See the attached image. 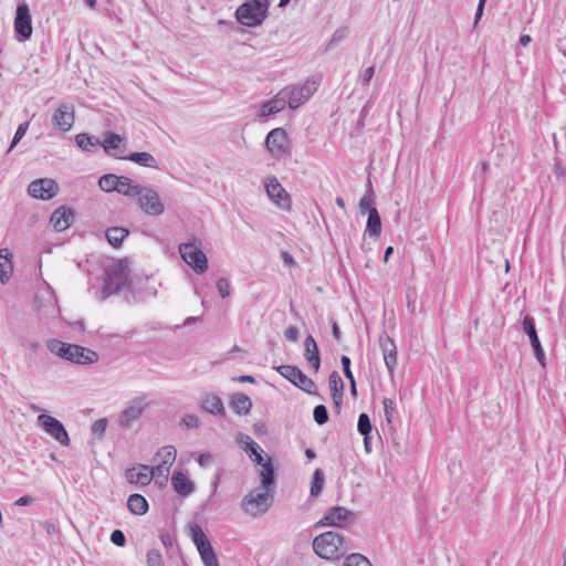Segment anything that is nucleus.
I'll return each instance as SVG.
<instances>
[{
    "mask_svg": "<svg viewBox=\"0 0 566 566\" xmlns=\"http://www.w3.org/2000/svg\"><path fill=\"white\" fill-rule=\"evenodd\" d=\"M205 566H219L217 555L211 543L197 548Z\"/></svg>",
    "mask_w": 566,
    "mask_h": 566,
    "instance_id": "nucleus-35",
    "label": "nucleus"
},
{
    "mask_svg": "<svg viewBox=\"0 0 566 566\" xmlns=\"http://www.w3.org/2000/svg\"><path fill=\"white\" fill-rule=\"evenodd\" d=\"M32 18L25 1L19 2L14 17V33L19 42H25L32 35Z\"/></svg>",
    "mask_w": 566,
    "mask_h": 566,
    "instance_id": "nucleus-8",
    "label": "nucleus"
},
{
    "mask_svg": "<svg viewBox=\"0 0 566 566\" xmlns=\"http://www.w3.org/2000/svg\"><path fill=\"white\" fill-rule=\"evenodd\" d=\"M126 478L130 483L146 486L151 482V475L149 473V465L140 464L139 471L135 468L126 470Z\"/></svg>",
    "mask_w": 566,
    "mask_h": 566,
    "instance_id": "nucleus-25",
    "label": "nucleus"
},
{
    "mask_svg": "<svg viewBox=\"0 0 566 566\" xmlns=\"http://www.w3.org/2000/svg\"><path fill=\"white\" fill-rule=\"evenodd\" d=\"M245 440L247 442L243 449L252 458L258 451L261 450V448L249 436H245Z\"/></svg>",
    "mask_w": 566,
    "mask_h": 566,
    "instance_id": "nucleus-53",
    "label": "nucleus"
},
{
    "mask_svg": "<svg viewBox=\"0 0 566 566\" xmlns=\"http://www.w3.org/2000/svg\"><path fill=\"white\" fill-rule=\"evenodd\" d=\"M147 407L148 402L146 401V397H136L122 411L119 424L126 429L130 428L133 422L140 418Z\"/></svg>",
    "mask_w": 566,
    "mask_h": 566,
    "instance_id": "nucleus-16",
    "label": "nucleus"
},
{
    "mask_svg": "<svg viewBox=\"0 0 566 566\" xmlns=\"http://www.w3.org/2000/svg\"><path fill=\"white\" fill-rule=\"evenodd\" d=\"M284 335L286 339L291 342H296L298 339V329L296 326H290L285 329Z\"/></svg>",
    "mask_w": 566,
    "mask_h": 566,
    "instance_id": "nucleus-57",
    "label": "nucleus"
},
{
    "mask_svg": "<svg viewBox=\"0 0 566 566\" xmlns=\"http://www.w3.org/2000/svg\"><path fill=\"white\" fill-rule=\"evenodd\" d=\"M123 140L124 138L116 133H106L105 138L101 145L103 146L106 154L120 158V155L125 149V144H123Z\"/></svg>",
    "mask_w": 566,
    "mask_h": 566,
    "instance_id": "nucleus-22",
    "label": "nucleus"
},
{
    "mask_svg": "<svg viewBox=\"0 0 566 566\" xmlns=\"http://www.w3.org/2000/svg\"><path fill=\"white\" fill-rule=\"evenodd\" d=\"M220 479H221V474L220 472H217L214 474V478L213 480L211 481V494L209 496V500L210 501L212 499V496L216 494L217 490H218V486H219V483H220Z\"/></svg>",
    "mask_w": 566,
    "mask_h": 566,
    "instance_id": "nucleus-60",
    "label": "nucleus"
},
{
    "mask_svg": "<svg viewBox=\"0 0 566 566\" xmlns=\"http://www.w3.org/2000/svg\"><path fill=\"white\" fill-rule=\"evenodd\" d=\"M213 457L209 452L199 454L197 461L200 467H207L212 461Z\"/></svg>",
    "mask_w": 566,
    "mask_h": 566,
    "instance_id": "nucleus-58",
    "label": "nucleus"
},
{
    "mask_svg": "<svg viewBox=\"0 0 566 566\" xmlns=\"http://www.w3.org/2000/svg\"><path fill=\"white\" fill-rule=\"evenodd\" d=\"M331 325H332V334H333L334 338L337 342H340L343 335H342V332L339 329L337 322L334 318L331 319Z\"/></svg>",
    "mask_w": 566,
    "mask_h": 566,
    "instance_id": "nucleus-59",
    "label": "nucleus"
},
{
    "mask_svg": "<svg viewBox=\"0 0 566 566\" xmlns=\"http://www.w3.org/2000/svg\"><path fill=\"white\" fill-rule=\"evenodd\" d=\"M171 484L174 490L182 496H188L195 491L193 482L180 471L172 474Z\"/></svg>",
    "mask_w": 566,
    "mask_h": 566,
    "instance_id": "nucleus-24",
    "label": "nucleus"
},
{
    "mask_svg": "<svg viewBox=\"0 0 566 566\" xmlns=\"http://www.w3.org/2000/svg\"><path fill=\"white\" fill-rule=\"evenodd\" d=\"M157 455L161 457V464L170 468L176 459V449L171 446L164 447Z\"/></svg>",
    "mask_w": 566,
    "mask_h": 566,
    "instance_id": "nucleus-41",
    "label": "nucleus"
},
{
    "mask_svg": "<svg viewBox=\"0 0 566 566\" xmlns=\"http://www.w3.org/2000/svg\"><path fill=\"white\" fill-rule=\"evenodd\" d=\"M75 143L84 151H92L94 147L101 145V142L97 138L87 133L77 134L75 136Z\"/></svg>",
    "mask_w": 566,
    "mask_h": 566,
    "instance_id": "nucleus-36",
    "label": "nucleus"
},
{
    "mask_svg": "<svg viewBox=\"0 0 566 566\" xmlns=\"http://www.w3.org/2000/svg\"><path fill=\"white\" fill-rule=\"evenodd\" d=\"M264 144L268 151L276 160L291 154V140L284 128L277 127L270 130Z\"/></svg>",
    "mask_w": 566,
    "mask_h": 566,
    "instance_id": "nucleus-5",
    "label": "nucleus"
},
{
    "mask_svg": "<svg viewBox=\"0 0 566 566\" xmlns=\"http://www.w3.org/2000/svg\"><path fill=\"white\" fill-rule=\"evenodd\" d=\"M29 125H30L29 122H23L18 126L17 132L11 142V145L8 149V153L17 146V144L21 140L22 137H24V135L28 132Z\"/></svg>",
    "mask_w": 566,
    "mask_h": 566,
    "instance_id": "nucleus-49",
    "label": "nucleus"
},
{
    "mask_svg": "<svg viewBox=\"0 0 566 566\" xmlns=\"http://www.w3.org/2000/svg\"><path fill=\"white\" fill-rule=\"evenodd\" d=\"M523 331L530 337L532 348L539 365L546 367V357L535 327V321L531 315L523 318Z\"/></svg>",
    "mask_w": 566,
    "mask_h": 566,
    "instance_id": "nucleus-17",
    "label": "nucleus"
},
{
    "mask_svg": "<svg viewBox=\"0 0 566 566\" xmlns=\"http://www.w3.org/2000/svg\"><path fill=\"white\" fill-rule=\"evenodd\" d=\"M260 478L263 489L271 490L275 485V470L270 458L264 464H262Z\"/></svg>",
    "mask_w": 566,
    "mask_h": 566,
    "instance_id": "nucleus-30",
    "label": "nucleus"
},
{
    "mask_svg": "<svg viewBox=\"0 0 566 566\" xmlns=\"http://www.w3.org/2000/svg\"><path fill=\"white\" fill-rule=\"evenodd\" d=\"M118 189H125L130 186L132 179L126 176H118Z\"/></svg>",
    "mask_w": 566,
    "mask_h": 566,
    "instance_id": "nucleus-64",
    "label": "nucleus"
},
{
    "mask_svg": "<svg viewBox=\"0 0 566 566\" xmlns=\"http://www.w3.org/2000/svg\"><path fill=\"white\" fill-rule=\"evenodd\" d=\"M274 369L287 379L290 382H292L294 386L300 388L301 390L307 392V394H315L316 392V385L315 382L308 378L298 367L291 366V365H281V366H274Z\"/></svg>",
    "mask_w": 566,
    "mask_h": 566,
    "instance_id": "nucleus-7",
    "label": "nucleus"
},
{
    "mask_svg": "<svg viewBox=\"0 0 566 566\" xmlns=\"http://www.w3.org/2000/svg\"><path fill=\"white\" fill-rule=\"evenodd\" d=\"M375 74V67L374 66H369L367 69H365L360 75H359V81L363 85H366L370 82V80L373 78Z\"/></svg>",
    "mask_w": 566,
    "mask_h": 566,
    "instance_id": "nucleus-55",
    "label": "nucleus"
},
{
    "mask_svg": "<svg viewBox=\"0 0 566 566\" xmlns=\"http://www.w3.org/2000/svg\"><path fill=\"white\" fill-rule=\"evenodd\" d=\"M147 566H165L161 553L159 549H149L146 556Z\"/></svg>",
    "mask_w": 566,
    "mask_h": 566,
    "instance_id": "nucleus-48",
    "label": "nucleus"
},
{
    "mask_svg": "<svg viewBox=\"0 0 566 566\" xmlns=\"http://www.w3.org/2000/svg\"><path fill=\"white\" fill-rule=\"evenodd\" d=\"M269 0H252L241 4L235 11L239 23L245 27L262 24L268 15Z\"/></svg>",
    "mask_w": 566,
    "mask_h": 566,
    "instance_id": "nucleus-3",
    "label": "nucleus"
},
{
    "mask_svg": "<svg viewBox=\"0 0 566 566\" xmlns=\"http://www.w3.org/2000/svg\"><path fill=\"white\" fill-rule=\"evenodd\" d=\"M46 347L52 354L71 363L91 365L98 360V355L95 350L55 338L48 340Z\"/></svg>",
    "mask_w": 566,
    "mask_h": 566,
    "instance_id": "nucleus-2",
    "label": "nucleus"
},
{
    "mask_svg": "<svg viewBox=\"0 0 566 566\" xmlns=\"http://www.w3.org/2000/svg\"><path fill=\"white\" fill-rule=\"evenodd\" d=\"M379 345L384 355L385 365L390 374L397 364V347L394 340L386 334L380 335Z\"/></svg>",
    "mask_w": 566,
    "mask_h": 566,
    "instance_id": "nucleus-20",
    "label": "nucleus"
},
{
    "mask_svg": "<svg viewBox=\"0 0 566 566\" xmlns=\"http://www.w3.org/2000/svg\"><path fill=\"white\" fill-rule=\"evenodd\" d=\"M287 105L286 93L281 90L272 99L261 106L260 116L265 117L280 113Z\"/></svg>",
    "mask_w": 566,
    "mask_h": 566,
    "instance_id": "nucleus-21",
    "label": "nucleus"
},
{
    "mask_svg": "<svg viewBox=\"0 0 566 566\" xmlns=\"http://www.w3.org/2000/svg\"><path fill=\"white\" fill-rule=\"evenodd\" d=\"M149 473L151 475V480L155 479L156 483H159L160 486L167 483L169 468L159 463L155 467H149Z\"/></svg>",
    "mask_w": 566,
    "mask_h": 566,
    "instance_id": "nucleus-39",
    "label": "nucleus"
},
{
    "mask_svg": "<svg viewBox=\"0 0 566 566\" xmlns=\"http://www.w3.org/2000/svg\"><path fill=\"white\" fill-rule=\"evenodd\" d=\"M230 407L238 415H248L252 408V401L245 394H234L230 399Z\"/></svg>",
    "mask_w": 566,
    "mask_h": 566,
    "instance_id": "nucleus-26",
    "label": "nucleus"
},
{
    "mask_svg": "<svg viewBox=\"0 0 566 566\" xmlns=\"http://www.w3.org/2000/svg\"><path fill=\"white\" fill-rule=\"evenodd\" d=\"M39 426L51 437H53L59 443L64 447L70 446V437L64 424L56 418L42 413L38 417Z\"/></svg>",
    "mask_w": 566,
    "mask_h": 566,
    "instance_id": "nucleus-10",
    "label": "nucleus"
},
{
    "mask_svg": "<svg viewBox=\"0 0 566 566\" xmlns=\"http://www.w3.org/2000/svg\"><path fill=\"white\" fill-rule=\"evenodd\" d=\"M179 253L184 261L197 273L202 274L208 269V259L199 245L187 242L179 245Z\"/></svg>",
    "mask_w": 566,
    "mask_h": 566,
    "instance_id": "nucleus-6",
    "label": "nucleus"
},
{
    "mask_svg": "<svg viewBox=\"0 0 566 566\" xmlns=\"http://www.w3.org/2000/svg\"><path fill=\"white\" fill-rule=\"evenodd\" d=\"M382 406H384L386 422L388 424H391L397 415V408H396L395 401L390 398H384Z\"/></svg>",
    "mask_w": 566,
    "mask_h": 566,
    "instance_id": "nucleus-42",
    "label": "nucleus"
},
{
    "mask_svg": "<svg viewBox=\"0 0 566 566\" xmlns=\"http://www.w3.org/2000/svg\"><path fill=\"white\" fill-rule=\"evenodd\" d=\"M273 504V494L271 490L260 493L258 491H251L243 496L241 502V509L244 513L258 517L265 514Z\"/></svg>",
    "mask_w": 566,
    "mask_h": 566,
    "instance_id": "nucleus-4",
    "label": "nucleus"
},
{
    "mask_svg": "<svg viewBox=\"0 0 566 566\" xmlns=\"http://www.w3.org/2000/svg\"><path fill=\"white\" fill-rule=\"evenodd\" d=\"M217 289L221 297H227L231 294L230 282L226 277H221L217 281Z\"/></svg>",
    "mask_w": 566,
    "mask_h": 566,
    "instance_id": "nucleus-51",
    "label": "nucleus"
},
{
    "mask_svg": "<svg viewBox=\"0 0 566 566\" xmlns=\"http://www.w3.org/2000/svg\"><path fill=\"white\" fill-rule=\"evenodd\" d=\"M127 509L134 515H144L148 512L149 505L145 496L134 493L127 499Z\"/></svg>",
    "mask_w": 566,
    "mask_h": 566,
    "instance_id": "nucleus-28",
    "label": "nucleus"
},
{
    "mask_svg": "<svg viewBox=\"0 0 566 566\" xmlns=\"http://www.w3.org/2000/svg\"><path fill=\"white\" fill-rule=\"evenodd\" d=\"M554 172L557 176H565L566 175V168L562 164V161L558 158L554 159Z\"/></svg>",
    "mask_w": 566,
    "mask_h": 566,
    "instance_id": "nucleus-61",
    "label": "nucleus"
},
{
    "mask_svg": "<svg viewBox=\"0 0 566 566\" xmlns=\"http://www.w3.org/2000/svg\"><path fill=\"white\" fill-rule=\"evenodd\" d=\"M317 83L307 80L302 86L285 87L283 91L286 93L287 105L291 109H296L304 104L316 92Z\"/></svg>",
    "mask_w": 566,
    "mask_h": 566,
    "instance_id": "nucleus-11",
    "label": "nucleus"
},
{
    "mask_svg": "<svg viewBox=\"0 0 566 566\" xmlns=\"http://www.w3.org/2000/svg\"><path fill=\"white\" fill-rule=\"evenodd\" d=\"M304 357L314 371H318L321 367L319 350L316 340L312 335H307L304 340Z\"/></svg>",
    "mask_w": 566,
    "mask_h": 566,
    "instance_id": "nucleus-23",
    "label": "nucleus"
},
{
    "mask_svg": "<svg viewBox=\"0 0 566 566\" xmlns=\"http://www.w3.org/2000/svg\"><path fill=\"white\" fill-rule=\"evenodd\" d=\"M182 423L189 429L198 428L200 426V419L196 415L189 413L182 418Z\"/></svg>",
    "mask_w": 566,
    "mask_h": 566,
    "instance_id": "nucleus-54",
    "label": "nucleus"
},
{
    "mask_svg": "<svg viewBox=\"0 0 566 566\" xmlns=\"http://www.w3.org/2000/svg\"><path fill=\"white\" fill-rule=\"evenodd\" d=\"M346 35V28H338L332 35V39L329 41V45L338 43L340 40H343Z\"/></svg>",
    "mask_w": 566,
    "mask_h": 566,
    "instance_id": "nucleus-56",
    "label": "nucleus"
},
{
    "mask_svg": "<svg viewBox=\"0 0 566 566\" xmlns=\"http://www.w3.org/2000/svg\"><path fill=\"white\" fill-rule=\"evenodd\" d=\"M32 502H33V497H31L29 495H23V496L19 497L14 504L18 506H25V505L31 504Z\"/></svg>",
    "mask_w": 566,
    "mask_h": 566,
    "instance_id": "nucleus-63",
    "label": "nucleus"
},
{
    "mask_svg": "<svg viewBox=\"0 0 566 566\" xmlns=\"http://www.w3.org/2000/svg\"><path fill=\"white\" fill-rule=\"evenodd\" d=\"M107 419L106 418H101L98 420H96L93 424H92V433L102 439L104 437V433L106 431V428H107Z\"/></svg>",
    "mask_w": 566,
    "mask_h": 566,
    "instance_id": "nucleus-50",
    "label": "nucleus"
},
{
    "mask_svg": "<svg viewBox=\"0 0 566 566\" xmlns=\"http://www.w3.org/2000/svg\"><path fill=\"white\" fill-rule=\"evenodd\" d=\"M28 192L33 198L50 200L57 195L59 185L54 179L40 178L29 185Z\"/></svg>",
    "mask_w": 566,
    "mask_h": 566,
    "instance_id": "nucleus-14",
    "label": "nucleus"
},
{
    "mask_svg": "<svg viewBox=\"0 0 566 566\" xmlns=\"http://www.w3.org/2000/svg\"><path fill=\"white\" fill-rule=\"evenodd\" d=\"M313 417L318 426H323L328 421V411L324 405H317L313 410Z\"/></svg>",
    "mask_w": 566,
    "mask_h": 566,
    "instance_id": "nucleus-47",
    "label": "nucleus"
},
{
    "mask_svg": "<svg viewBox=\"0 0 566 566\" xmlns=\"http://www.w3.org/2000/svg\"><path fill=\"white\" fill-rule=\"evenodd\" d=\"M74 212L71 208L60 207L57 208L50 218V223L53 226V229L57 232H62L71 227L74 222Z\"/></svg>",
    "mask_w": 566,
    "mask_h": 566,
    "instance_id": "nucleus-19",
    "label": "nucleus"
},
{
    "mask_svg": "<svg viewBox=\"0 0 566 566\" xmlns=\"http://www.w3.org/2000/svg\"><path fill=\"white\" fill-rule=\"evenodd\" d=\"M160 541L163 545L167 548L171 547L175 543L174 537L168 533L160 534Z\"/></svg>",
    "mask_w": 566,
    "mask_h": 566,
    "instance_id": "nucleus-62",
    "label": "nucleus"
},
{
    "mask_svg": "<svg viewBox=\"0 0 566 566\" xmlns=\"http://www.w3.org/2000/svg\"><path fill=\"white\" fill-rule=\"evenodd\" d=\"M118 176L114 174H105L98 180L99 188L105 192H118Z\"/></svg>",
    "mask_w": 566,
    "mask_h": 566,
    "instance_id": "nucleus-37",
    "label": "nucleus"
},
{
    "mask_svg": "<svg viewBox=\"0 0 566 566\" xmlns=\"http://www.w3.org/2000/svg\"><path fill=\"white\" fill-rule=\"evenodd\" d=\"M147 189V187H144L139 184L130 182V186L125 189H118V193L125 196V197H140L143 196L144 191Z\"/></svg>",
    "mask_w": 566,
    "mask_h": 566,
    "instance_id": "nucleus-44",
    "label": "nucleus"
},
{
    "mask_svg": "<svg viewBox=\"0 0 566 566\" xmlns=\"http://www.w3.org/2000/svg\"><path fill=\"white\" fill-rule=\"evenodd\" d=\"M75 122V109L73 105L61 104L52 116V123L61 132H69Z\"/></svg>",
    "mask_w": 566,
    "mask_h": 566,
    "instance_id": "nucleus-18",
    "label": "nucleus"
},
{
    "mask_svg": "<svg viewBox=\"0 0 566 566\" xmlns=\"http://www.w3.org/2000/svg\"><path fill=\"white\" fill-rule=\"evenodd\" d=\"M138 206L148 216L157 217L165 211V205L161 202L158 192L149 187L138 198Z\"/></svg>",
    "mask_w": 566,
    "mask_h": 566,
    "instance_id": "nucleus-15",
    "label": "nucleus"
},
{
    "mask_svg": "<svg viewBox=\"0 0 566 566\" xmlns=\"http://www.w3.org/2000/svg\"><path fill=\"white\" fill-rule=\"evenodd\" d=\"M129 231L122 227L108 228L105 232L106 240L114 248H119L123 240L128 235Z\"/></svg>",
    "mask_w": 566,
    "mask_h": 566,
    "instance_id": "nucleus-31",
    "label": "nucleus"
},
{
    "mask_svg": "<svg viewBox=\"0 0 566 566\" xmlns=\"http://www.w3.org/2000/svg\"><path fill=\"white\" fill-rule=\"evenodd\" d=\"M328 387L333 400L339 399V396L344 394V381L339 376L338 371L334 370L328 377Z\"/></svg>",
    "mask_w": 566,
    "mask_h": 566,
    "instance_id": "nucleus-34",
    "label": "nucleus"
},
{
    "mask_svg": "<svg viewBox=\"0 0 566 566\" xmlns=\"http://www.w3.org/2000/svg\"><path fill=\"white\" fill-rule=\"evenodd\" d=\"M120 159L133 161L142 167L158 169V163L156 158L146 151L142 153H130L125 157H120Z\"/></svg>",
    "mask_w": 566,
    "mask_h": 566,
    "instance_id": "nucleus-27",
    "label": "nucleus"
},
{
    "mask_svg": "<svg viewBox=\"0 0 566 566\" xmlns=\"http://www.w3.org/2000/svg\"><path fill=\"white\" fill-rule=\"evenodd\" d=\"M345 566H371L370 562L358 553L347 555Z\"/></svg>",
    "mask_w": 566,
    "mask_h": 566,
    "instance_id": "nucleus-45",
    "label": "nucleus"
},
{
    "mask_svg": "<svg viewBox=\"0 0 566 566\" xmlns=\"http://www.w3.org/2000/svg\"><path fill=\"white\" fill-rule=\"evenodd\" d=\"M264 186L268 196L277 207L283 210H291V197L275 176L268 177Z\"/></svg>",
    "mask_w": 566,
    "mask_h": 566,
    "instance_id": "nucleus-13",
    "label": "nucleus"
},
{
    "mask_svg": "<svg viewBox=\"0 0 566 566\" xmlns=\"http://www.w3.org/2000/svg\"><path fill=\"white\" fill-rule=\"evenodd\" d=\"M201 407L203 410L212 415L223 416L226 413L223 402L217 395H207L202 399Z\"/></svg>",
    "mask_w": 566,
    "mask_h": 566,
    "instance_id": "nucleus-29",
    "label": "nucleus"
},
{
    "mask_svg": "<svg viewBox=\"0 0 566 566\" xmlns=\"http://www.w3.org/2000/svg\"><path fill=\"white\" fill-rule=\"evenodd\" d=\"M325 482L324 472L321 469H316L313 473L311 481L310 494L316 497L321 494Z\"/></svg>",
    "mask_w": 566,
    "mask_h": 566,
    "instance_id": "nucleus-38",
    "label": "nucleus"
},
{
    "mask_svg": "<svg viewBox=\"0 0 566 566\" xmlns=\"http://www.w3.org/2000/svg\"><path fill=\"white\" fill-rule=\"evenodd\" d=\"M373 196H374L373 186H371L370 180H368L366 193L359 201V209L363 213L366 211L369 213V209L373 208V207H370Z\"/></svg>",
    "mask_w": 566,
    "mask_h": 566,
    "instance_id": "nucleus-46",
    "label": "nucleus"
},
{
    "mask_svg": "<svg viewBox=\"0 0 566 566\" xmlns=\"http://www.w3.org/2000/svg\"><path fill=\"white\" fill-rule=\"evenodd\" d=\"M11 254L7 249L0 250V281L1 283H7L12 273V263L10 260Z\"/></svg>",
    "mask_w": 566,
    "mask_h": 566,
    "instance_id": "nucleus-33",
    "label": "nucleus"
},
{
    "mask_svg": "<svg viewBox=\"0 0 566 566\" xmlns=\"http://www.w3.org/2000/svg\"><path fill=\"white\" fill-rule=\"evenodd\" d=\"M352 521H354V513L352 511L343 506H332L315 526L345 527Z\"/></svg>",
    "mask_w": 566,
    "mask_h": 566,
    "instance_id": "nucleus-12",
    "label": "nucleus"
},
{
    "mask_svg": "<svg viewBox=\"0 0 566 566\" xmlns=\"http://www.w3.org/2000/svg\"><path fill=\"white\" fill-rule=\"evenodd\" d=\"M366 232L370 237H379L381 232V218L376 208L369 209Z\"/></svg>",
    "mask_w": 566,
    "mask_h": 566,
    "instance_id": "nucleus-32",
    "label": "nucleus"
},
{
    "mask_svg": "<svg viewBox=\"0 0 566 566\" xmlns=\"http://www.w3.org/2000/svg\"><path fill=\"white\" fill-rule=\"evenodd\" d=\"M357 430L361 436L370 434L373 426L369 416L365 412L360 413L357 422Z\"/></svg>",
    "mask_w": 566,
    "mask_h": 566,
    "instance_id": "nucleus-43",
    "label": "nucleus"
},
{
    "mask_svg": "<svg viewBox=\"0 0 566 566\" xmlns=\"http://www.w3.org/2000/svg\"><path fill=\"white\" fill-rule=\"evenodd\" d=\"M127 282L128 277L122 265H116L113 269H109L105 274L101 300H105L119 292L126 286Z\"/></svg>",
    "mask_w": 566,
    "mask_h": 566,
    "instance_id": "nucleus-9",
    "label": "nucleus"
},
{
    "mask_svg": "<svg viewBox=\"0 0 566 566\" xmlns=\"http://www.w3.org/2000/svg\"><path fill=\"white\" fill-rule=\"evenodd\" d=\"M191 538L196 544L197 548L210 543L207 535L202 531V528L198 524H193L190 526Z\"/></svg>",
    "mask_w": 566,
    "mask_h": 566,
    "instance_id": "nucleus-40",
    "label": "nucleus"
},
{
    "mask_svg": "<svg viewBox=\"0 0 566 566\" xmlns=\"http://www.w3.org/2000/svg\"><path fill=\"white\" fill-rule=\"evenodd\" d=\"M111 542L118 547H124L126 544V536L124 532L120 530H114L111 534Z\"/></svg>",
    "mask_w": 566,
    "mask_h": 566,
    "instance_id": "nucleus-52",
    "label": "nucleus"
},
{
    "mask_svg": "<svg viewBox=\"0 0 566 566\" xmlns=\"http://www.w3.org/2000/svg\"><path fill=\"white\" fill-rule=\"evenodd\" d=\"M352 549L350 541L338 532L328 531L313 539V551L324 559H339Z\"/></svg>",
    "mask_w": 566,
    "mask_h": 566,
    "instance_id": "nucleus-1",
    "label": "nucleus"
}]
</instances>
